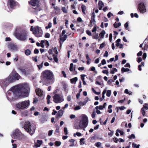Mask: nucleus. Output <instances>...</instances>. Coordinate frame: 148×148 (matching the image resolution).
I'll use <instances>...</instances> for the list:
<instances>
[{"instance_id":"44","label":"nucleus","mask_w":148,"mask_h":148,"mask_svg":"<svg viewBox=\"0 0 148 148\" xmlns=\"http://www.w3.org/2000/svg\"><path fill=\"white\" fill-rule=\"evenodd\" d=\"M73 64L71 63L70 64V67L69 68V70L71 71H72L73 70Z\"/></svg>"},{"instance_id":"52","label":"nucleus","mask_w":148,"mask_h":148,"mask_svg":"<svg viewBox=\"0 0 148 148\" xmlns=\"http://www.w3.org/2000/svg\"><path fill=\"white\" fill-rule=\"evenodd\" d=\"M124 92L125 93L127 94H129L130 95H132V92H131V93H130L128 89H125V90Z\"/></svg>"},{"instance_id":"6","label":"nucleus","mask_w":148,"mask_h":148,"mask_svg":"<svg viewBox=\"0 0 148 148\" xmlns=\"http://www.w3.org/2000/svg\"><path fill=\"white\" fill-rule=\"evenodd\" d=\"M29 105V101H24L16 104L15 106L17 110H21L27 108Z\"/></svg>"},{"instance_id":"62","label":"nucleus","mask_w":148,"mask_h":148,"mask_svg":"<svg viewBox=\"0 0 148 148\" xmlns=\"http://www.w3.org/2000/svg\"><path fill=\"white\" fill-rule=\"evenodd\" d=\"M147 57V54L146 53H144L143 56V59L144 60H145Z\"/></svg>"},{"instance_id":"13","label":"nucleus","mask_w":148,"mask_h":148,"mask_svg":"<svg viewBox=\"0 0 148 148\" xmlns=\"http://www.w3.org/2000/svg\"><path fill=\"white\" fill-rule=\"evenodd\" d=\"M95 13L94 12H93L92 14V16L91 17V19L90 21L91 25L92 26L93 25L95 24Z\"/></svg>"},{"instance_id":"63","label":"nucleus","mask_w":148,"mask_h":148,"mask_svg":"<svg viewBox=\"0 0 148 148\" xmlns=\"http://www.w3.org/2000/svg\"><path fill=\"white\" fill-rule=\"evenodd\" d=\"M39 51L38 49H35L34 51V53L35 54H38L39 53Z\"/></svg>"},{"instance_id":"26","label":"nucleus","mask_w":148,"mask_h":148,"mask_svg":"<svg viewBox=\"0 0 148 148\" xmlns=\"http://www.w3.org/2000/svg\"><path fill=\"white\" fill-rule=\"evenodd\" d=\"M53 60L56 62H58V59L57 58V55H55V54H53Z\"/></svg>"},{"instance_id":"31","label":"nucleus","mask_w":148,"mask_h":148,"mask_svg":"<svg viewBox=\"0 0 148 148\" xmlns=\"http://www.w3.org/2000/svg\"><path fill=\"white\" fill-rule=\"evenodd\" d=\"M121 25V23H117L115 22L114 24V26L115 28H117V27L120 26Z\"/></svg>"},{"instance_id":"47","label":"nucleus","mask_w":148,"mask_h":148,"mask_svg":"<svg viewBox=\"0 0 148 148\" xmlns=\"http://www.w3.org/2000/svg\"><path fill=\"white\" fill-rule=\"evenodd\" d=\"M54 9L58 12H60V8L58 6H54L53 7Z\"/></svg>"},{"instance_id":"8","label":"nucleus","mask_w":148,"mask_h":148,"mask_svg":"<svg viewBox=\"0 0 148 148\" xmlns=\"http://www.w3.org/2000/svg\"><path fill=\"white\" fill-rule=\"evenodd\" d=\"M64 101L62 97H61L59 94H56L53 97V101L56 103H60Z\"/></svg>"},{"instance_id":"35","label":"nucleus","mask_w":148,"mask_h":148,"mask_svg":"<svg viewBox=\"0 0 148 148\" xmlns=\"http://www.w3.org/2000/svg\"><path fill=\"white\" fill-rule=\"evenodd\" d=\"M52 49L53 52H54L56 54L55 55H58V52L57 51L56 48V47H55L54 48L52 47Z\"/></svg>"},{"instance_id":"45","label":"nucleus","mask_w":148,"mask_h":148,"mask_svg":"<svg viewBox=\"0 0 148 148\" xmlns=\"http://www.w3.org/2000/svg\"><path fill=\"white\" fill-rule=\"evenodd\" d=\"M51 22H49L48 25V26L45 27V29H47L49 28H51Z\"/></svg>"},{"instance_id":"1","label":"nucleus","mask_w":148,"mask_h":148,"mask_svg":"<svg viewBox=\"0 0 148 148\" xmlns=\"http://www.w3.org/2000/svg\"><path fill=\"white\" fill-rule=\"evenodd\" d=\"M30 88L28 85L23 84L13 87L10 89L12 92L11 93L9 92L8 94L10 95V98L14 99L16 97H19L23 94H28L29 93Z\"/></svg>"},{"instance_id":"39","label":"nucleus","mask_w":148,"mask_h":148,"mask_svg":"<svg viewBox=\"0 0 148 148\" xmlns=\"http://www.w3.org/2000/svg\"><path fill=\"white\" fill-rule=\"evenodd\" d=\"M142 108H144V109H145L146 110H148V104L146 103L145 104L143 105Z\"/></svg>"},{"instance_id":"49","label":"nucleus","mask_w":148,"mask_h":148,"mask_svg":"<svg viewBox=\"0 0 148 148\" xmlns=\"http://www.w3.org/2000/svg\"><path fill=\"white\" fill-rule=\"evenodd\" d=\"M93 38L94 39H97L98 38V34H95L93 36Z\"/></svg>"},{"instance_id":"12","label":"nucleus","mask_w":148,"mask_h":148,"mask_svg":"<svg viewBox=\"0 0 148 148\" xmlns=\"http://www.w3.org/2000/svg\"><path fill=\"white\" fill-rule=\"evenodd\" d=\"M38 0H31L30 1H29V3L33 6L38 5L39 4Z\"/></svg>"},{"instance_id":"16","label":"nucleus","mask_w":148,"mask_h":148,"mask_svg":"<svg viewBox=\"0 0 148 148\" xmlns=\"http://www.w3.org/2000/svg\"><path fill=\"white\" fill-rule=\"evenodd\" d=\"M64 111L62 110H60L58 113L56 115V118H59L61 117L63 115Z\"/></svg>"},{"instance_id":"4","label":"nucleus","mask_w":148,"mask_h":148,"mask_svg":"<svg viewBox=\"0 0 148 148\" xmlns=\"http://www.w3.org/2000/svg\"><path fill=\"white\" fill-rule=\"evenodd\" d=\"M32 27L30 28L31 31H33V33L35 36L37 37H41L42 35V31L40 27L38 26H35L33 29Z\"/></svg>"},{"instance_id":"34","label":"nucleus","mask_w":148,"mask_h":148,"mask_svg":"<svg viewBox=\"0 0 148 148\" xmlns=\"http://www.w3.org/2000/svg\"><path fill=\"white\" fill-rule=\"evenodd\" d=\"M141 112L142 114V115L144 116H146L145 115V109H144V108H142L141 110Z\"/></svg>"},{"instance_id":"11","label":"nucleus","mask_w":148,"mask_h":148,"mask_svg":"<svg viewBox=\"0 0 148 148\" xmlns=\"http://www.w3.org/2000/svg\"><path fill=\"white\" fill-rule=\"evenodd\" d=\"M17 5V2L14 0H8V5L11 8H13Z\"/></svg>"},{"instance_id":"7","label":"nucleus","mask_w":148,"mask_h":148,"mask_svg":"<svg viewBox=\"0 0 148 148\" xmlns=\"http://www.w3.org/2000/svg\"><path fill=\"white\" fill-rule=\"evenodd\" d=\"M13 136L14 138L22 139V138L24 137V135L22 134L20 131L19 130H16L14 132Z\"/></svg>"},{"instance_id":"51","label":"nucleus","mask_w":148,"mask_h":148,"mask_svg":"<svg viewBox=\"0 0 148 148\" xmlns=\"http://www.w3.org/2000/svg\"><path fill=\"white\" fill-rule=\"evenodd\" d=\"M64 132L65 135H67L68 134V131L67 128L65 127L64 128Z\"/></svg>"},{"instance_id":"54","label":"nucleus","mask_w":148,"mask_h":148,"mask_svg":"<svg viewBox=\"0 0 148 148\" xmlns=\"http://www.w3.org/2000/svg\"><path fill=\"white\" fill-rule=\"evenodd\" d=\"M117 132H119V133H120V134L121 135H123L124 134V133L123 131H121V130L119 129L117 130Z\"/></svg>"},{"instance_id":"24","label":"nucleus","mask_w":148,"mask_h":148,"mask_svg":"<svg viewBox=\"0 0 148 148\" xmlns=\"http://www.w3.org/2000/svg\"><path fill=\"white\" fill-rule=\"evenodd\" d=\"M67 38V36L66 35H64L63 37H60V40L62 42H64L66 39Z\"/></svg>"},{"instance_id":"43","label":"nucleus","mask_w":148,"mask_h":148,"mask_svg":"<svg viewBox=\"0 0 148 148\" xmlns=\"http://www.w3.org/2000/svg\"><path fill=\"white\" fill-rule=\"evenodd\" d=\"M45 42V40H41L40 43V46L42 48H44V43Z\"/></svg>"},{"instance_id":"64","label":"nucleus","mask_w":148,"mask_h":148,"mask_svg":"<svg viewBox=\"0 0 148 148\" xmlns=\"http://www.w3.org/2000/svg\"><path fill=\"white\" fill-rule=\"evenodd\" d=\"M124 67H130V64L129 63H127L126 64L124 65Z\"/></svg>"},{"instance_id":"33","label":"nucleus","mask_w":148,"mask_h":148,"mask_svg":"<svg viewBox=\"0 0 148 148\" xmlns=\"http://www.w3.org/2000/svg\"><path fill=\"white\" fill-rule=\"evenodd\" d=\"M117 69L116 68H113L112 70L111 71L110 73L111 74H113L115 72H117Z\"/></svg>"},{"instance_id":"15","label":"nucleus","mask_w":148,"mask_h":148,"mask_svg":"<svg viewBox=\"0 0 148 148\" xmlns=\"http://www.w3.org/2000/svg\"><path fill=\"white\" fill-rule=\"evenodd\" d=\"M21 77L20 75L16 72H14L13 75V78L15 80H18Z\"/></svg>"},{"instance_id":"2","label":"nucleus","mask_w":148,"mask_h":148,"mask_svg":"<svg viewBox=\"0 0 148 148\" xmlns=\"http://www.w3.org/2000/svg\"><path fill=\"white\" fill-rule=\"evenodd\" d=\"M23 127L25 130L31 135L34 133L36 129L35 125L29 121H26Z\"/></svg>"},{"instance_id":"57","label":"nucleus","mask_w":148,"mask_h":148,"mask_svg":"<svg viewBox=\"0 0 148 148\" xmlns=\"http://www.w3.org/2000/svg\"><path fill=\"white\" fill-rule=\"evenodd\" d=\"M52 48L50 49L48 51V53L49 54H52L53 53Z\"/></svg>"},{"instance_id":"23","label":"nucleus","mask_w":148,"mask_h":148,"mask_svg":"<svg viewBox=\"0 0 148 148\" xmlns=\"http://www.w3.org/2000/svg\"><path fill=\"white\" fill-rule=\"evenodd\" d=\"M77 80V77H75L72 79H70V80L72 84H75Z\"/></svg>"},{"instance_id":"48","label":"nucleus","mask_w":148,"mask_h":148,"mask_svg":"<svg viewBox=\"0 0 148 148\" xmlns=\"http://www.w3.org/2000/svg\"><path fill=\"white\" fill-rule=\"evenodd\" d=\"M135 136L134 134H132L131 135L129 136H128V138L130 139H131L132 138H135Z\"/></svg>"},{"instance_id":"28","label":"nucleus","mask_w":148,"mask_h":148,"mask_svg":"<svg viewBox=\"0 0 148 148\" xmlns=\"http://www.w3.org/2000/svg\"><path fill=\"white\" fill-rule=\"evenodd\" d=\"M112 107V106L111 105H110L108 106V109L109 110H108L107 112L110 113H111L112 112V110L111 109Z\"/></svg>"},{"instance_id":"41","label":"nucleus","mask_w":148,"mask_h":148,"mask_svg":"<svg viewBox=\"0 0 148 148\" xmlns=\"http://www.w3.org/2000/svg\"><path fill=\"white\" fill-rule=\"evenodd\" d=\"M55 127L56 128V129L55 130V132L56 133H59V127L58 125H55Z\"/></svg>"},{"instance_id":"20","label":"nucleus","mask_w":148,"mask_h":148,"mask_svg":"<svg viewBox=\"0 0 148 148\" xmlns=\"http://www.w3.org/2000/svg\"><path fill=\"white\" fill-rule=\"evenodd\" d=\"M28 115V112L27 110L23 111L21 113V116L22 117H25L27 116Z\"/></svg>"},{"instance_id":"32","label":"nucleus","mask_w":148,"mask_h":148,"mask_svg":"<svg viewBox=\"0 0 148 148\" xmlns=\"http://www.w3.org/2000/svg\"><path fill=\"white\" fill-rule=\"evenodd\" d=\"M63 87L64 90H66L67 88V85L64 82H63L62 83Z\"/></svg>"},{"instance_id":"40","label":"nucleus","mask_w":148,"mask_h":148,"mask_svg":"<svg viewBox=\"0 0 148 148\" xmlns=\"http://www.w3.org/2000/svg\"><path fill=\"white\" fill-rule=\"evenodd\" d=\"M111 90H108L107 91L106 93V96L108 97H110L111 95Z\"/></svg>"},{"instance_id":"53","label":"nucleus","mask_w":148,"mask_h":148,"mask_svg":"<svg viewBox=\"0 0 148 148\" xmlns=\"http://www.w3.org/2000/svg\"><path fill=\"white\" fill-rule=\"evenodd\" d=\"M80 108L81 107L79 106H78L75 107L74 109L75 110H77L80 109Z\"/></svg>"},{"instance_id":"5","label":"nucleus","mask_w":148,"mask_h":148,"mask_svg":"<svg viewBox=\"0 0 148 148\" xmlns=\"http://www.w3.org/2000/svg\"><path fill=\"white\" fill-rule=\"evenodd\" d=\"M41 75L43 78L51 80L53 77L52 72L50 70H46L42 72Z\"/></svg>"},{"instance_id":"25","label":"nucleus","mask_w":148,"mask_h":148,"mask_svg":"<svg viewBox=\"0 0 148 148\" xmlns=\"http://www.w3.org/2000/svg\"><path fill=\"white\" fill-rule=\"evenodd\" d=\"M130 70V69L128 68H125L124 67H122L121 69V71L122 73H123L124 72H126L129 71Z\"/></svg>"},{"instance_id":"60","label":"nucleus","mask_w":148,"mask_h":148,"mask_svg":"<svg viewBox=\"0 0 148 148\" xmlns=\"http://www.w3.org/2000/svg\"><path fill=\"white\" fill-rule=\"evenodd\" d=\"M113 16V14L111 13L110 12H109L107 14V16L108 18H110L111 17V16Z\"/></svg>"},{"instance_id":"3","label":"nucleus","mask_w":148,"mask_h":148,"mask_svg":"<svg viewBox=\"0 0 148 148\" xmlns=\"http://www.w3.org/2000/svg\"><path fill=\"white\" fill-rule=\"evenodd\" d=\"M27 32L25 31H22L19 32H15L14 35L19 40L25 41L27 39Z\"/></svg>"},{"instance_id":"37","label":"nucleus","mask_w":148,"mask_h":148,"mask_svg":"<svg viewBox=\"0 0 148 148\" xmlns=\"http://www.w3.org/2000/svg\"><path fill=\"white\" fill-rule=\"evenodd\" d=\"M44 62L43 61L40 65H37L38 67V69L40 70L41 68L42 67L43 64Z\"/></svg>"},{"instance_id":"27","label":"nucleus","mask_w":148,"mask_h":148,"mask_svg":"<svg viewBox=\"0 0 148 148\" xmlns=\"http://www.w3.org/2000/svg\"><path fill=\"white\" fill-rule=\"evenodd\" d=\"M106 34L105 31L104 30H102L99 34V36H100L101 38H103L104 37V34Z\"/></svg>"},{"instance_id":"61","label":"nucleus","mask_w":148,"mask_h":148,"mask_svg":"<svg viewBox=\"0 0 148 148\" xmlns=\"http://www.w3.org/2000/svg\"><path fill=\"white\" fill-rule=\"evenodd\" d=\"M38 101V99L37 98L35 97L34 98V101H33V103H36Z\"/></svg>"},{"instance_id":"19","label":"nucleus","mask_w":148,"mask_h":148,"mask_svg":"<svg viewBox=\"0 0 148 148\" xmlns=\"http://www.w3.org/2000/svg\"><path fill=\"white\" fill-rule=\"evenodd\" d=\"M42 140H37V143L35 144V146L37 147H39L42 144Z\"/></svg>"},{"instance_id":"59","label":"nucleus","mask_w":148,"mask_h":148,"mask_svg":"<svg viewBox=\"0 0 148 148\" xmlns=\"http://www.w3.org/2000/svg\"><path fill=\"white\" fill-rule=\"evenodd\" d=\"M45 37L46 38H49L50 37V34L49 33H46L45 36Z\"/></svg>"},{"instance_id":"18","label":"nucleus","mask_w":148,"mask_h":148,"mask_svg":"<svg viewBox=\"0 0 148 148\" xmlns=\"http://www.w3.org/2000/svg\"><path fill=\"white\" fill-rule=\"evenodd\" d=\"M36 91L37 95L39 96H41L43 95L42 91L39 88L36 89Z\"/></svg>"},{"instance_id":"46","label":"nucleus","mask_w":148,"mask_h":148,"mask_svg":"<svg viewBox=\"0 0 148 148\" xmlns=\"http://www.w3.org/2000/svg\"><path fill=\"white\" fill-rule=\"evenodd\" d=\"M62 10L64 13H67V10L65 7H62Z\"/></svg>"},{"instance_id":"50","label":"nucleus","mask_w":148,"mask_h":148,"mask_svg":"<svg viewBox=\"0 0 148 148\" xmlns=\"http://www.w3.org/2000/svg\"><path fill=\"white\" fill-rule=\"evenodd\" d=\"M89 98L87 97L85 99V100L84 101V105H85L86 103L88 101Z\"/></svg>"},{"instance_id":"22","label":"nucleus","mask_w":148,"mask_h":148,"mask_svg":"<svg viewBox=\"0 0 148 148\" xmlns=\"http://www.w3.org/2000/svg\"><path fill=\"white\" fill-rule=\"evenodd\" d=\"M98 4L99 7V10H101L102 8L104 6V3L102 1H99Z\"/></svg>"},{"instance_id":"36","label":"nucleus","mask_w":148,"mask_h":148,"mask_svg":"<svg viewBox=\"0 0 148 148\" xmlns=\"http://www.w3.org/2000/svg\"><path fill=\"white\" fill-rule=\"evenodd\" d=\"M55 145L57 146H59L61 144V143L60 141H56L54 143Z\"/></svg>"},{"instance_id":"56","label":"nucleus","mask_w":148,"mask_h":148,"mask_svg":"<svg viewBox=\"0 0 148 148\" xmlns=\"http://www.w3.org/2000/svg\"><path fill=\"white\" fill-rule=\"evenodd\" d=\"M108 56V53L107 51H106L105 53L103 55L104 57H107Z\"/></svg>"},{"instance_id":"17","label":"nucleus","mask_w":148,"mask_h":148,"mask_svg":"<svg viewBox=\"0 0 148 148\" xmlns=\"http://www.w3.org/2000/svg\"><path fill=\"white\" fill-rule=\"evenodd\" d=\"M9 47L12 50H16L17 49L16 46L12 44H10Z\"/></svg>"},{"instance_id":"58","label":"nucleus","mask_w":148,"mask_h":148,"mask_svg":"<svg viewBox=\"0 0 148 148\" xmlns=\"http://www.w3.org/2000/svg\"><path fill=\"white\" fill-rule=\"evenodd\" d=\"M56 17H55L53 19V24L54 25H56L57 24V22H56Z\"/></svg>"},{"instance_id":"21","label":"nucleus","mask_w":148,"mask_h":148,"mask_svg":"<svg viewBox=\"0 0 148 148\" xmlns=\"http://www.w3.org/2000/svg\"><path fill=\"white\" fill-rule=\"evenodd\" d=\"M18 69L25 75H28V74L27 73V71L25 69L22 68L21 67H18Z\"/></svg>"},{"instance_id":"29","label":"nucleus","mask_w":148,"mask_h":148,"mask_svg":"<svg viewBox=\"0 0 148 148\" xmlns=\"http://www.w3.org/2000/svg\"><path fill=\"white\" fill-rule=\"evenodd\" d=\"M25 53L27 56H28L30 55L31 51L29 49H27L25 51Z\"/></svg>"},{"instance_id":"42","label":"nucleus","mask_w":148,"mask_h":148,"mask_svg":"<svg viewBox=\"0 0 148 148\" xmlns=\"http://www.w3.org/2000/svg\"><path fill=\"white\" fill-rule=\"evenodd\" d=\"M101 143L100 142H98L96 143L95 144V146H96L97 147H100L101 145Z\"/></svg>"},{"instance_id":"30","label":"nucleus","mask_w":148,"mask_h":148,"mask_svg":"<svg viewBox=\"0 0 148 148\" xmlns=\"http://www.w3.org/2000/svg\"><path fill=\"white\" fill-rule=\"evenodd\" d=\"M75 141V140L74 139H70L69 140V141L72 143L70 145V147H73L75 145V144L74 143V142Z\"/></svg>"},{"instance_id":"10","label":"nucleus","mask_w":148,"mask_h":148,"mask_svg":"<svg viewBox=\"0 0 148 148\" xmlns=\"http://www.w3.org/2000/svg\"><path fill=\"white\" fill-rule=\"evenodd\" d=\"M81 119L78 125L77 124L74 125V127L76 129H83V114H82L81 116Z\"/></svg>"},{"instance_id":"9","label":"nucleus","mask_w":148,"mask_h":148,"mask_svg":"<svg viewBox=\"0 0 148 148\" xmlns=\"http://www.w3.org/2000/svg\"><path fill=\"white\" fill-rule=\"evenodd\" d=\"M138 9L142 14H144L146 12L145 6L143 3H140L138 4Z\"/></svg>"},{"instance_id":"38","label":"nucleus","mask_w":148,"mask_h":148,"mask_svg":"<svg viewBox=\"0 0 148 148\" xmlns=\"http://www.w3.org/2000/svg\"><path fill=\"white\" fill-rule=\"evenodd\" d=\"M128 22L124 24V27L126 29L130 31L128 29Z\"/></svg>"},{"instance_id":"55","label":"nucleus","mask_w":148,"mask_h":148,"mask_svg":"<svg viewBox=\"0 0 148 148\" xmlns=\"http://www.w3.org/2000/svg\"><path fill=\"white\" fill-rule=\"evenodd\" d=\"M45 40V41H46V43H45V45L47 46H46V47L47 48H48V47L49 45V42L48 41H47L46 40Z\"/></svg>"},{"instance_id":"14","label":"nucleus","mask_w":148,"mask_h":148,"mask_svg":"<svg viewBox=\"0 0 148 148\" xmlns=\"http://www.w3.org/2000/svg\"><path fill=\"white\" fill-rule=\"evenodd\" d=\"M88 123V118L84 114V128L86 127Z\"/></svg>"}]
</instances>
